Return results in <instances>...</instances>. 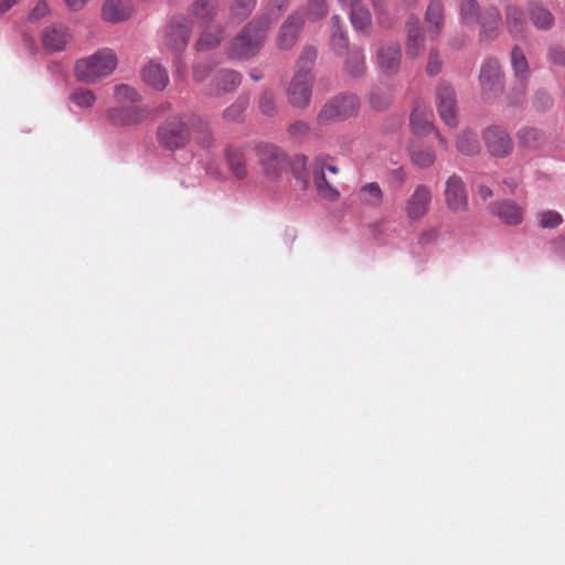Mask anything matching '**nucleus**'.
<instances>
[{
	"mask_svg": "<svg viewBox=\"0 0 565 565\" xmlns=\"http://www.w3.org/2000/svg\"><path fill=\"white\" fill-rule=\"evenodd\" d=\"M211 72V66L207 63H198L193 67V79L196 83L203 82Z\"/></svg>",
	"mask_w": 565,
	"mask_h": 565,
	"instance_id": "obj_53",
	"label": "nucleus"
},
{
	"mask_svg": "<svg viewBox=\"0 0 565 565\" xmlns=\"http://www.w3.org/2000/svg\"><path fill=\"white\" fill-rule=\"evenodd\" d=\"M425 21L431 39L439 35L443 22V6L441 2H430L426 10Z\"/></svg>",
	"mask_w": 565,
	"mask_h": 565,
	"instance_id": "obj_26",
	"label": "nucleus"
},
{
	"mask_svg": "<svg viewBox=\"0 0 565 565\" xmlns=\"http://www.w3.org/2000/svg\"><path fill=\"white\" fill-rule=\"evenodd\" d=\"M550 61L558 66L565 65V50L561 46H553L548 51Z\"/></svg>",
	"mask_w": 565,
	"mask_h": 565,
	"instance_id": "obj_52",
	"label": "nucleus"
},
{
	"mask_svg": "<svg viewBox=\"0 0 565 565\" xmlns=\"http://www.w3.org/2000/svg\"><path fill=\"white\" fill-rule=\"evenodd\" d=\"M134 12L130 2H104L102 17L105 21L117 23L127 20Z\"/></svg>",
	"mask_w": 565,
	"mask_h": 565,
	"instance_id": "obj_23",
	"label": "nucleus"
},
{
	"mask_svg": "<svg viewBox=\"0 0 565 565\" xmlns=\"http://www.w3.org/2000/svg\"><path fill=\"white\" fill-rule=\"evenodd\" d=\"M433 113L424 105H417L411 114V128L414 134L423 136L433 129Z\"/></svg>",
	"mask_w": 565,
	"mask_h": 565,
	"instance_id": "obj_22",
	"label": "nucleus"
},
{
	"mask_svg": "<svg viewBox=\"0 0 565 565\" xmlns=\"http://www.w3.org/2000/svg\"><path fill=\"white\" fill-rule=\"evenodd\" d=\"M530 18L537 29H550L554 23L552 13L542 6H534L530 11Z\"/></svg>",
	"mask_w": 565,
	"mask_h": 565,
	"instance_id": "obj_37",
	"label": "nucleus"
},
{
	"mask_svg": "<svg viewBox=\"0 0 565 565\" xmlns=\"http://www.w3.org/2000/svg\"><path fill=\"white\" fill-rule=\"evenodd\" d=\"M191 33L190 22L184 18L172 19L166 30V45L174 52L182 51Z\"/></svg>",
	"mask_w": 565,
	"mask_h": 565,
	"instance_id": "obj_14",
	"label": "nucleus"
},
{
	"mask_svg": "<svg viewBox=\"0 0 565 565\" xmlns=\"http://www.w3.org/2000/svg\"><path fill=\"white\" fill-rule=\"evenodd\" d=\"M68 41V34L63 28H49L44 30L42 42L49 52H57L64 50Z\"/></svg>",
	"mask_w": 565,
	"mask_h": 565,
	"instance_id": "obj_25",
	"label": "nucleus"
},
{
	"mask_svg": "<svg viewBox=\"0 0 565 565\" xmlns=\"http://www.w3.org/2000/svg\"><path fill=\"white\" fill-rule=\"evenodd\" d=\"M492 213L502 223L516 226L523 221L524 209L513 200H502L492 205Z\"/></svg>",
	"mask_w": 565,
	"mask_h": 565,
	"instance_id": "obj_17",
	"label": "nucleus"
},
{
	"mask_svg": "<svg viewBox=\"0 0 565 565\" xmlns=\"http://www.w3.org/2000/svg\"><path fill=\"white\" fill-rule=\"evenodd\" d=\"M360 99L353 94H341L328 100L318 114V121L345 120L358 114Z\"/></svg>",
	"mask_w": 565,
	"mask_h": 565,
	"instance_id": "obj_6",
	"label": "nucleus"
},
{
	"mask_svg": "<svg viewBox=\"0 0 565 565\" xmlns=\"http://www.w3.org/2000/svg\"><path fill=\"white\" fill-rule=\"evenodd\" d=\"M195 141L204 149H209L214 145L213 134L207 126H203L195 134Z\"/></svg>",
	"mask_w": 565,
	"mask_h": 565,
	"instance_id": "obj_48",
	"label": "nucleus"
},
{
	"mask_svg": "<svg viewBox=\"0 0 565 565\" xmlns=\"http://www.w3.org/2000/svg\"><path fill=\"white\" fill-rule=\"evenodd\" d=\"M391 181L397 185H403L407 181V173L404 168L399 167L390 172Z\"/></svg>",
	"mask_w": 565,
	"mask_h": 565,
	"instance_id": "obj_56",
	"label": "nucleus"
},
{
	"mask_svg": "<svg viewBox=\"0 0 565 565\" xmlns=\"http://www.w3.org/2000/svg\"><path fill=\"white\" fill-rule=\"evenodd\" d=\"M440 236V230L437 226H429L418 234L417 243L419 246H427L436 243Z\"/></svg>",
	"mask_w": 565,
	"mask_h": 565,
	"instance_id": "obj_43",
	"label": "nucleus"
},
{
	"mask_svg": "<svg viewBox=\"0 0 565 565\" xmlns=\"http://www.w3.org/2000/svg\"><path fill=\"white\" fill-rule=\"evenodd\" d=\"M331 44L337 54H343L349 44L348 36L340 26V18L338 15L331 19Z\"/></svg>",
	"mask_w": 565,
	"mask_h": 565,
	"instance_id": "obj_31",
	"label": "nucleus"
},
{
	"mask_svg": "<svg viewBox=\"0 0 565 565\" xmlns=\"http://www.w3.org/2000/svg\"><path fill=\"white\" fill-rule=\"evenodd\" d=\"M477 193L481 198L482 201H487L492 196V191L489 186L484 184H479L477 186Z\"/></svg>",
	"mask_w": 565,
	"mask_h": 565,
	"instance_id": "obj_58",
	"label": "nucleus"
},
{
	"mask_svg": "<svg viewBox=\"0 0 565 565\" xmlns=\"http://www.w3.org/2000/svg\"><path fill=\"white\" fill-rule=\"evenodd\" d=\"M376 61L382 72L387 75L396 74L402 61L399 43L393 40L382 43L377 50Z\"/></svg>",
	"mask_w": 565,
	"mask_h": 565,
	"instance_id": "obj_13",
	"label": "nucleus"
},
{
	"mask_svg": "<svg viewBox=\"0 0 565 565\" xmlns=\"http://www.w3.org/2000/svg\"><path fill=\"white\" fill-rule=\"evenodd\" d=\"M359 201L373 209H379L384 201V192L377 182L363 184L358 192Z\"/></svg>",
	"mask_w": 565,
	"mask_h": 565,
	"instance_id": "obj_24",
	"label": "nucleus"
},
{
	"mask_svg": "<svg viewBox=\"0 0 565 565\" xmlns=\"http://www.w3.org/2000/svg\"><path fill=\"white\" fill-rule=\"evenodd\" d=\"M252 2H243V1H239V2H235L232 8H231V11L233 14L235 15H239V19H243V18H246L250 11H252Z\"/></svg>",
	"mask_w": 565,
	"mask_h": 565,
	"instance_id": "obj_54",
	"label": "nucleus"
},
{
	"mask_svg": "<svg viewBox=\"0 0 565 565\" xmlns=\"http://www.w3.org/2000/svg\"><path fill=\"white\" fill-rule=\"evenodd\" d=\"M386 2H379V6L376 7V11L379 14V23L383 26H390L393 22V19L386 18V14L388 13L387 8L384 6Z\"/></svg>",
	"mask_w": 565,
	"mask_h": 565,
	"instance_id": "obj_57",
	"label": "nucleus"
},
{
	"mask_svg": "<svg viewBox=\"0 0 565 565\" xmlns=\"http://www.w3.org/2000/svg\"><path fill=\"white\" fill-rule=\"evenodd\" d=\"M503 183L510 189L511 192H513L518 188V180L515 179H504Z\"/></svg>",
	"mask_w": 565,
	"mask_h": 565,
	"instance_id": "obj_59",
	"label": "nucleus"
},
{
	"mask_svg": "<svg viewBox=\"0 0 565 565\" xmlns=\"http://www.w3.org/2000/svg\"><path fill=\"white\" fill-rule=\"evenodd\" d=\"M328 12L326 2H309L306 9L307 19L317 21L324 17Z\"/></svg>",
	"mask_w": 565,
	"mask_h": 565,
	"instance_id": "obj_45",
	"label": "nucleus"
},
{
	"mask_svg": "<svg viewBox=\"0 0 565 565\" xmlns=\"http://www.w3.org/2000/svg\"><path fill=\"white\" fill-rule=\"evenodd\" d=\"M227 163L237 179H244L247 175L245 158L241 150L228 148L226 150Z\"/></svg>",
	"mask_w": 565,
	"mask_h": 565,
	"instance_id": "obj_32",
	"label": "nucleus"
},
{
	"mask_svg": "<svg viewBox=\"0 0 565 565\" xmlns=\"http://www.w3.org/2000/svg\"><path fill=\"white\" fill-rule=\"evenodd\" d=\"M553 105L552 97L545 92H537L534 97V106L539 110H546Z\"/></svg>",
	"mask_w": 565,
	"mask_h": 565,
	"instance_id": "obj_51",
	"label": "nucleus"
},
{
	"mask_svg": "<svg viewBox=\"0 0 565 565\" xmlns=\"http://www.w3.org/2000/svg\"><path fill=\"white\" fill-rule=\"evenodd\" d=\"M249 76H250V78H252L253 81H255V82H257V81H259V79H262V78H263V74H262V72H260V71H257V70H253V71H250Z\"/></svg>",
	"mask_w": 565,
	"mask_h": 565,
	"instance_id": "obj_60",
	"label": "nucleus"
},
{
	"mask_svg": "<svg viewBox=\"0 0 565 565\" xmlns=\"http://www.w3.org/2000/svg\"><path fill=\"white\" fill-rule=\"evenodd\" d=\"M326 157H317L312 163V179L320 198L329 202H335L340 198L338 189L329 181L324 173Z\"/></svg>",
	"mask_w": 565,
	"mask_h": 565,
	"instance_id": "obj_12",
	"label": "nucleus"
},
{
	"mask_svg": "<svg viewBox=\"0 0 565 565\" xmlns=\"http://www.w3.org/2000/svg\"><path fill=\"white\" fill-rule=\"evenodd\" d=\"M256 156L264 174L271 180L279 179L282 173L287 172L290 164L287 153L273 143L258 145Z\"/></svg>",
	"mask_w": 565,
	"mask_h": 565,
	"instance_id": "obj_5",
	"label": "nucleus"
},
{
	"mask_svg": "<svg viewBox=\"0 0 565 565\" xmlns=\"http://www.w3.org/2000/svg\"><path fill=\"white\" fill-rule=\"evenodd\" d=\"M437 137H438V140H439V145L444 148V149H448V142L447 140L441 137L439 134H437Z\"/></svg>",
	"mask_w": 565,
	"mask_h": 565,
	"instance_id": "obj_64",
	"label": "nucleus"
},
{
	"mask_svg": "<svg viewBox=\"0 0 565 565\" xmlns=\"http://www.w3.org/2000/svg\"><path fill=\"white\" fill-rule=\"evenodd\" d=\"M433 190L427 184H417L404 203V213L408 221L418 222L428 215L433 203Z\"/></svg>",
	"mask_w": 565,
	"mask_h": 565,
	"instance_id": "obj_7",
	"label": "nucleus"
},
{
	"mask_svg": "<svg viewBox=\"0 0 565 565\" xmlns=\"http://www.w3.org/2000/svg\"><path fill=\"white\" fill-rule=\"evenodd\" d=\"M443 61L437 50L431 49L428 55L426 72L428 75H437L441 71Z\"/></svg>",
	"mask_w": 565,
	"mask_h": 565,
	"instance_id": "obj_47",
	"label": "nucleus"
},
{
	"mask_svg": "<svg viewBox=\"0 0 565 565\" xmlns=\"http://www.w3.org/2000/svg\"><path fill=\"white\" fill-rule=\"evenodd\" d=\"M502 74L500 64L494 58L484 61L480 70V85L482 95L487 99H491L502 92Z\"/></svg>",
	"mask_w": 565,
	"mask_h": 565,
	"instance_id": "obj_9",
	"label": "nucleus"
},
{
	"mask_svg": "<svg viewBox=\"0 0 565 565\" xmlns=\"http://www.w3.org/2000/svg\"><path fill=\"white\" fill-rule=\"evenodd\" d=\"M524 100V92L521 90L513 98H512V103L513 104H521L522 102Z\"/></svg>",
	"mask_w": 565,
	"mask_h": 565,
	"instance_id": "obj_61",
	"label": "nucleus"
},
{
	"mask_svg": "<svg viewBox=\"0 0 565 565\" xmlns=\"http://www.w3.org/2000/svg\"><path fill=\"white\" fill-rule=\"evenodd\" d=\"M326 170H328L329 172H331L333 174H337L339 172L338 167H335L333 164H328L327 162H326L324 171Z\"/></svg>",
	"mask_w": 565,
	"mask_h": 565,
	"instance_id": "obj_63",
	"label": "nucleus"
},
{
	"mask_svg": "<svg viewBox=\"0 0 565 565\" xmlns=\"http://www.w3.org/2000/svg\"><path fill=\"white\" fill-rule=\"evenodd\" d=\"M118 60L110 49H100L87 57L76 61L74 76L78 82L95 84L116 70Z\"/></svg>",
	"mask_w": 565,
	"mask_h": 565,
	"instance_id": "obj_1",
	"label": "nucleus"
},
{
	"mask_svg": "<svg viewBox=\"0 0 565 565\" xmlns=\"http://www.w3.org/2000/svg\"><path fill=\"white\" fill-rule=\"evenodd\" d=\"M142 81L157 90H163L168 83L169 76L167 71L158 63L149 62L141 71Z\"/></svg>",
	"mask_w": 565,
	"mask_h": 565,
	"instance_id": "obj_21",
	"label": "nucleus"
},
{
	"mask_svg": "<svg viewBox=\"0 0 565 565\" xmlns=\"http://www.w3.org/2000/svg\"><path fill=\"white\" fill-rule=\"evenodd\" d=\"M193 12L196 17L202 18V20H204L205 17L209 18L210 20H212L213 14H214V9L212 7V2L202 1V2H195Z\"/></svg>",
	"mask_w": 565,
	"mask_h": 565,
	"instance_id": "obj_49",
	"label": "nucleus"
},
{
	"mask_svg": "<svg viewBox=\"0 0 565 565\" xmlns=\"http://www.w3.org/2000/svg\"><path fill=\"white\" fill-rule=\"evenodd\" d=\"M50 12L47 2H36V6L31 11L29 19L30 20H40L47 15Z\"/></svg>",
	"mask_w": 565,
	"mask_h": 565,
	"instance_id": "obj_55",
	"label": "nucleus"
},
{
	"mask_svg": "<svg viewBox=\"0 0 565 565\" xmlns=\"http://www.w3.org/2000/svg\"><path fill=\"white\" fill-rule=\"evenodd\" d=\"M456 147L465 156L479 153L480 143L477 134L472 130H463L457 138Z\"/></svg>",
	"mask_w": 565,
	"mask_h": 565,
	"instance_id": "obj_28",
	"label": "nucleus"
},
{
	"mask_svg": "<svg viewBox=\"0 0 565 565\" xmlns=\"http://www.w3.org/2000/svg\"><path fill=\"white\" fill-rule=\"evenodd\" d=\"M312 94V77H302L294 75L288 89L287 96L289 103L298 108H305L309 105Z\"/></svg>",
	"mask_w": 565,
	"mask_h": 565,
	"instance_id": "obj_16",
	"label": "nucleus"
},
{
	"mask_svg": "<svg viewBox=\"0 0 565 565\" xmlns=\"http://www.w3.org/2000/svg\"><path fill=\"white\" fill-rule=\"evenodd\" d=\"M190 129L179 115L168 118L157 128V141L166 150L183 149L190 142Z\"/></svg>",
	"mask_w": 565,
	"mask_h": 565,
	"instance_id": "obj_4",
	"label": "nucleus"
},
{
	"mask_svg": "<svg viewBox=\"0 0 565 565\" xmlns=\"http://www.w3.org/2000/svg\"><path fill=\"white\" fill-rule=\"evenodd\" d=\"M445 202L454 213H462L468 209V193L466 184L458 174L450 175L445 183Z\"/></svg>",
	"mask_w": 565,
	"mask_h": 565,
	"instance_id": "obj_8",
	"label": "nucleus"
},
{
	"mask_svg": "<svg viewBox=\"0 0 565 565\" xmlns=\"http://www.w3.org/2000/svg\"><path fill=\"white\" fill-rule=\"evenodd\" d=\"M150 110L145 106H120L109 111V119L115 126H135L148 118Z\"/></svg>",
	"mask_w": 565,
	"mask_h": 565,
	"instance_id": "obj_15",
	"label": "nucleus"
},
{
	"mask_svg": "<svg viewBox=\"0 0 565 565\" xmlns=\"http://www.w3.org/2000/svg\"><path fill=\"white\" fill-rule=\"evenodd\" d=\"M241 79L239 73L232 70H221L214 76L209 87L207 95L217 97L231 93L241 84Z\"/></svg>",
	"mask_w": 565,
	"mask_h": 565,
	"instance_id": "obj_18",
	"label": "nucleus"
},
{
	"mask_svg": "<svg viewBox=\"0 0 565 565\" xmlns=\"http://www.w3.org/2000/svg\"><path fill=\"white\" fill-rule=\"evenodd\" d=\"M507 23L509 26V31L513 35L518 36L522 33L523 28L525 25V18L515 6H510L508 8Z\"/></svg>",
	"mask_w": 565,
	"mask_h": 565,
	"instance_id": "obj_39",
	"label": "nucleus"
},
{
	"mask_svg": "<svg viewBox=\"0 0 565 565\" xmlns=\"http://www.w3.org/2000/svg\"><path fill=\"white\" fill-rule=\"evenodd\" d=\"M269 22L266 20L249 22L245 29L235 36L228 46L231 58L247 60L256 55L267 36Z\"/></svg>",
	"mask_w": 565,
	"mask_h": 565,
	"instance_id": "obj_2",
	"label": "nucleus"
},
{
	"mask_svg": "<svg viewBox=\"0 0 565 565\" xmlns=\"http://www.w3.org/2000/svg\"><path fill=\"white\" fill-rule=\"evenodd\" d=\"M224 38V32L220 26H213L205 30L196 43L199 50L205 51L217 46Z\"/></svg>",
	"mask_w": 565,
	"mask_h": 565,
	"instance_id": "obj_33",
	"label": "nucleus"
},
{
	"mask_svg": "<svg viewBox=\"0 0 565 565\" xmlns=\"http://www.w3.org/2000/svg\"><path fill=\"white\" fill-rule=\"evenodd\" d=\"M70 99L78 107L88 108L95 104L96 96L90 89L77 88L72 92Z\"/></svg>",
	"mask_w": 565,
	"mask_h": 565,
	"instance_id": "obj_41",
	"label": "nucleus"
},
{
	"mask_svg": "<svg viewBox=\"0 0 565 565\" xmlns=\"http://www.w3.org/2000/svg\"><path fill=\"white\" fill-rule=\"evenodd\" d=\"M12 2H0V13H4L10 10Z\"/></svg>",
	"mask_w": 565,
	"mask_h": 565,
	"instance_id": "obj_62",
	"label": "nucleus"
},
{
	"mask_svg": "<svg viewBox=\"0 0 565 565\" xmlns=\"http://www.w3.org/2000/svg\"><path fill=\"white\" fill-rule=\"evenodd\" d=\"M537 221L542 228H555L563 223V217L558 212L547 210L537 214Z\"/></svg>",
	"mask_w": 565,
	"mask_h": 565,
	"instance_id": "obj_42",
	"label": "nucleus"
},
{
	"mask_svg": "<svg viewBox=\"0 0 565 565\" xmlns=\"http://www.w3.org/2000/svg\"><path fill=\"white\" fill-rule=\"evenodd\" d=\"M249 100L245 96H239L231 106H228L224 113L223 118L226 121H236L239 120L246 110Z\"/></svg>",
	"mask_w": 565,
	"mask_h": 565,
	"instance_id": "obj_40",
	"label": "nucleus"
},
{
	"mask_svg": "<svg viewBox=\"0 0 565 565\" xmlns=\"http://www.w3.org/2000/svg\"><path fill=\"white\" fill-rule=\"evenodd\" d=\"M115 99L125 106V104H136L140 102V94L131 86L119 84L114 87Z\"/></svg>",
	"mask_w": 565,
	"mask_h": 565,
	"instance_id": "obj_38",
	"label": "nucleus"
},
{
	"mask_svg": "<svg viewBox=\"0 0 565 565\" xmlns=\"http://www.w3.org/2000/svg\"><path fill=\"white\" fill-rule=\"evenodd\" d=\"M370 104L375 110H384L391 104V95L381 90H375L370 95Z\"/></svg>",
	"mask_w": 565,
	"mask_h": 565,
	"instance_id": "obj_44",
	"label": "nucleus"
},
{
	"mask_svg": "<svg viewBox=\"0 0 565 565\" xmlns=\"http://www.w3.org/2000/svg\"><path fill=\"white\" fill-rule=\"evenodd\" d=\"M309 130H310L309 125L301 120L295 121L288 128L289 135L297 139H301L305 136H307Z\"/></svg>",
	"mask_w": 565,
	"mask_h": 565,
	"instance_id": "obj_50",
	"label": "nucleus"
},
{
	"mask_svg": "<svg viewBox=\"0 0 565 565\" xmlns=\"http://www.w3.org/2000/svg\"><path fill=\"white\" fill-rule=\"evenodd\" d=\"M264 115L271 116L275 113V97L270 92H264L259 98L258 105Z\"/></svg>",
	"mask_w": 565,
	"mask_h": 565,
	"instance_id": "obj_46",
	"label": "nucleus"
},
{
	"mask_svg": "<svg viewBox=\"0 0 565 565\" xmlns=\"http://www.w3.org/2000/svg\"><path fill=\"white\" fill-rule=\"evenodd\" d=\"M411 161L419 168H429L436 161V153L430 147L413 146L409 150Z\"/></svg>",
	"mask_w": 565,
	"mask_h": 565,
	"instance_id": "obj_30",
	"label": "nucleus"
},
{
	"mask_svg": "<svg viewBox=\"0 0 565 565\" xmlns=\"http://www.w3.org/2000/svg\"><path fill=\"white\" fill-rule=\"evenodd\" d=\"M461 19L467 25H478L483 39L495 36L500 25V14L493 6L481 8L479 2H462Z\"/></svg>",
	"mask_w": 565,
	"mask_h": 565,
	"instance_id": "obj_3",
	"label": "nucleus"
},
{
	"mask_svg": "<svg viewBox=\"0 0 565 565\" xmlns=\"http://www.w3.org/2000/svg\"><path fill=\"white\" fill-rule=\"evenodd\" d=\"M303 21L305 18L300 12H296L287 19L278 34V45L280 49L288 50L295 45Z\"/></svg>",
	"mask_w": 565,
	"mask_h": 565,
	"instance_id": "obj_19",
	"label": "nucleus"
},
{
	"mask_svg": "<svg viewBox=\"0 0 565 565\" xmlns=\"http://www.w3.org/2000/svg\"><path fill=\"white\" fill-rule=\"evenodd\" d=\"M406 54L412 58L418 57L425 47V39L419 28L418 20H408L406 23Z\"/></svg>",
	"mask_w": 565,
	"mask_h": 565,
	"instance_id": "obj_20",
	"label": "nucleus"
},
{
	"mask_svg": "<svg viewBox=\"0 0 565 565\" xmlns=\"http://www.w3.org/2000/svg\"><path fill=\"white\" fill-rule=\"evenodd\" d=\"M436 106L441 120L449 127H455L457 120V99L454 89L440 84L436 90Z\"/></svg>",
	"mask_w": 565,
	"mask_h": 565,
	"instance_id": "obj_11",
	"label": "nucleus"
},
{
	"mask_svg": "<svg viewBox=\"0 0 565 565\" xmlns=\"http://www.w3.org/2000/svg\"><path fill=\"white\" fill-rule=\"evenodd\" d=\"M511 63L514 70L515 76L521 81L527 78L530 70L527 60L521 47L514 46L511 51Z\"/></svg>",
	"mask_w": 565,
	"mask_h": 565,
	"instance_id": "obj_35",
	"label": "nucleus"
},
{
	"mask_svg": "<svg viewBox=\"0 0 565 565\" xmlns=\"http://www.w3.org/2000/svg\"><path fill=\"white\" fill-rule=\"evenodd\" d=\"M345 70L350 75L355 77L364 74L366 66L365 58L361 50H353L350 52L345 62Z\"/></svg>",
	"mask_w": 565,
	"mask_h": 565,
	"instance_id": "obj_36",
	"label": "nucleus"
},
{
	"mask_svg": "<svg viewBox=\"0 0 565 565\" xmlns=\"http://www.w3.org/2000/svg\"><path fill=\"white\" fill-rule=\"evenodd\" d=\"M482 136L491 156L504 158L512 152L513 141L504 129L498 126L488 127Z\"/></svg>",
	"mask_w": 565,
	"mask_h": 565,
	"instance_id": "obj_10",
	"label": "nucleus"
},
{
	"mask_svg": "<svg viewBox=\"0 0 565 565\" xmlns=\"http://www.w3.org/2000/svg\"><path fill=\"white\" fill-rule=\"evenodd\" d=\"M351 22L354 29L360 31H367L371 28V12L362 4V2H352Z\"/></svg>",
	"mask_w": 565,
	"mask_h": 565,
	"instance_id": "obj_29",
	"label": "nucleus"
},
{
	"mask_svg": "<svg viewBox=\"0 0 565 565\" xmlns=\"http://www.w3.org/2000/svg\"><path fill=\"white\" fill-rule=\"evenodd\" d=\"M317 60V50L313 46L307 45L302 47V51L296 62L295 75L302 77H312L311 71Z\"/></svg>",
	"mask_w": 565,
	"mask_h": 565,
	"instance_id": "obj_27",
	"label": "nucleus"
},
{
	"mask_svg": "<svg viewBox=\"0 0 565 565\" xmlns=\"http://www.w3.org/2000/svg\"><path fill=\"white\" fill-rule=\"evenodd\" d=\"M519 142L523 147L536 148L543 145L545 138L544 135L536 128L524 127L518 131Z\"/></svg>",
	"mask_w": 565,
	"mask_h": 565,
	"instance_id": "obj_34",
	"label": "nucleus"
}]
</instances>
